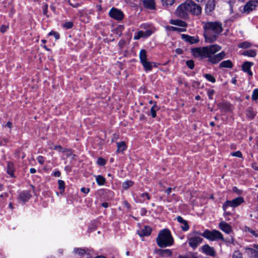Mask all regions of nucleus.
I'll use <instances>...</instances> for the list:
<instances>
[{
    "label": "nucleus",
    "mask_w": 258,
    "mask_h": 258,
    "mask_svg": "<svg viewBox=\"0 0 258 258\" xmlns=\"http://www.w3.org/2000/svg\"><path fill=\"white\" fill-rule=\"evenodd\" d=\"M221 49V47L219 45H210L208 46L193 48L191 49V52L195 57L202 58H208L209 62L216 64L225 57V53L224 51L215 55V53Z\"/></svg>",
    "instance_id": "obj_1"
},
{
    "label": "nucleus",
    "mask_w": 258,
    "mask_h": 258,
    "mask_svg": "<svg viewBox=\"0 0 258 258\" xmlns=\"http://www.w3.org/2000/svg\"><path fill=\"white\" fill-rule=\"evenodd\" d=\"M202 10V8L200 4H196L192 1H187L177 8L176 15L183 19H187L189 15L194 16L201 15Z\"/></svg>",
    "instance_id": "obj_2"
},
{
    "label": "nucleus",
    "mask_w": 258,
    "mask_h": 258,
    "mask_svg": "<svg viewBox=\"0 0 258 258\" xmlns=\"http://www.w3.org/2000/svg\"><path fill=\"white\" fill-rule=\"evenodd\" d=\"M204 37L208 43L215 41L218 35L223 31L222 24L218 22H209L204 24Z\"/></svg>",
    "instance_id": "obj_3"
},
{
    "label": "nucleus",
    "mask_w": 258,
    "mask_h": 258,
    "mask_svg": "<svg viewBox=\"0 0 258 258\" xmlns=\"http://www.w3.org/2000/svg\"><path fill=\"white\" fill-rule=\"evenodd\" d=\"M156 242L160 247H166L172 245L174 239L170 231L167 229L160 231L156 238Z\"/></svg>",
    "instance_id": "obj_4"
},
{
    "label": "nucleus",
    "mask_w": 258,
    "mask_h": 258,
    "mask_svg": "<svg viewBox=\"0 0 258 258\" xmlns=\"http://www.w3.org/2000/svg\"><path fill=\"white\" fill-rule=\"evenodd\" d=\"M202 234L199 231H193L188 234L187 241L193 250H195L202 243L203 239L201 237Z\"/></svg>",
    "instance_id": "obj_5"
},
{
    "label": "nucleus",
    "mask_w": 258,
    "mask_h": 258,
    "mask_svg": "<svg viewBox=\"0 0 258 258\" xmlns=\"http://www.w3.org/2000/svg\"><path fill=\"white\" fill-rule=\"evenodd\" d=\"M201 235L205 238L211 241H216L219 240H222L224 241V238L222 234L220 231L216 230L210 231L207 229L205 230L203 233H202Z\"/></svg>",
    "instance_id": "obj_6"
},
{
    "label": "nucleus",
    "mask_w": 258,
    "mask_h": 258,
    "mask_svg": "<svg viewBox=\"0 0 258 258\" xmlns=\"http://www.w3.org/2000/svg\"><path fill=\"white\" fill-rule=\"evenodd\" d=\"M244 202V199L241 197H237L231 201L227 200L223 205V209L226 210L229 207L235 208Z\"/></svg>",
    "instance_id": "obj_7"
},
{
    "label": "nucleus",
    "mask_w": 258,
    "mask_h": 258,
    "mask_svg": "<svg viewBox=\"0 0 258 258\" xmlns=\"http://www.w3.org/2000/svg\"><path fill=\"white\" fill-rule=\"evenodd\" d=\"M258 6V1L253 0L247 2L243 7L242 12L247 14L254 10Z\"/></svg>",
    "instance_id": "obj_8"
},
{
    "label": "nucleus",
    "mask_w": 258,
    "mask_h": 258,
    "mask_svg": "<svg viewBox=\"0 0 258 258\" xmlns=\"http://www.w3.org/2000/svg\"><path fill=\"white\" fill-rule=\"evenodd\" d=\"M109 15L112 18L118 21L121 20L124 16L123 13L120 10L114 8L110 9Z\"/></svg>",
    "instance_id": "obj_9"
},
{
    "label": "nucleus",
    "mask_w": 258,
    "mask_h": 258,
    "mask_svg": "<svg viewBox=\"0 0 258 258\" xmlns=\"http://www.w3.org/2000/svg\"><path fill=\"white\" fill-rule=\"evenodd\" d=\"M246 251L249 258H258V245L254 244L253 248H246Z\"/></svg>",
    "instance_id": "obj_10"
},
{
    "label": "nucleus",
    "mask_w": 258,
    "mask_h": 258,
    "mask_svg": "<svg viewBox=\"0 0 258 258\" xmlns=\"http://www.w3.org/2000/svg\"><path fill=\"white\" fill-rule=\"evenodd\" d=\"M202 251L206 255L211 256H214L216 252L213 247L210 246L208 244H206L202 247Z\"/></svg>",
    "instance_id": "obj_11"
},
{
    "label": "nucleus",
    "mask_w": 258,
    "mask_h": 258,
    "mask_svg": "<svg viewBox=\"0 0 258 258\" xmlns=\"http://www.w3.org/2000/svg\"><path fill=\"white\" fill-rule=\"evenodd\" d=\"M181 37L185 41H187L190 44L197 43L199 41L198 37L196 36H191L186 34H182Z\"/></svg>",
    "instance_id": "obj_12"
},
{
    "label": "nucleus",
    "mask_w": 258,
    "mask_h": 258,
    "mask_svg": "<svg viewBox=\"0 0 258 258\" xmlns=\"http://www.w3.org/2000/svg\"><path fill=\"white\" fill-rule=\"evenodd\" d=\"M31 197L30 192L29 191H22L19 193V198L23 202H27Z\"/></svg>",
    "instance_id": "obj_13"
},
{
    "label": "nucleus",
    "mask_w": 258,
    "mask_h": 258,
    "mask_svg": "<svg viewBox=\"0 0 258 258\" xmlns=\"http://www.w3.org/2000/svg\"><path fill=\"white\" fill-rule=\"evenodd\" d=\"M219 226L221 230L227 234L231 232V226L224 221H221L219 223Z\"/></svg>",
    "instance_id": "obj_14"
},
{
    "label": "nucleus",
    "mask_w": 258,
    "mask_h": 258,
    "mask_svg": "<svg viewBox=\"0 0 258 258\" xmlns=\"http://www.w3.org/2000/svg\"><path fill=\"white\" fill-rule=\"evenodd\" d=\"M152 231V229L150 227L146 226L144 228L141 230L138 231L139 235L141 237L148 236L150 235Z\"/></svg>",
    "instance_id": "obj_15"
},
{
    "label": "nucleus",
    "mask_w": 258,
    "mask_h": 258,
    "mask_svg": "<svg viewBox=\"0 0 258 258\" xmlns=\"http://www.w3.org/2000/svg\"><path fill=\"white\" fill-rule=\"evenodd\" d=\"M215 2L214 0H209L206 5L205 12L207 14H210L215 9Z\"/></svg>",
    "instance_id": "obj_16"
},
{
    "label": "nucleus",
    "mask_w": 258,
    "mask_h": 258,
    "mask_svg": "<svg viewBox=\"0 0 258 258\" xmlns=\"http://www.w3.org/2000/svg\"><path fill=\"white\" fill-rule=\"evenodd\" d=\"M177 221L182 224L181 228L184 231H186L189 229V226L186 221L184 220L181 216H179L176 218Z\"/></svg>",
    "instance_id": "obj_17"
},
{
    "label": "nucleus",
    "mask_w": 258,
    "mask_h": 258,
    "mask_svg": "<svg viewBox=\"0 0 258 258\" xmlns=\"http://www.w3.org/2000/svg\"><path fill=\"white\" fill-rule=\"evenodd\" d=\"M145 8L154 10L155 8V4L154 0H142Z\"/></svg>",
    "instance_id": "obj_18"
},
{
    "label": "nucleus",
    "mask_w": 258,
    "mask_h": 258,
    "mask_svg": "<svg viewBox=\"0 0 258 258\" xmlns=\"http://www.w3.org/2000/svg\"><path fill=\"white\" fill-rule=\"evenodd\" d=\"M253 64V63L246 61L242 65V70L244 72L248 73L250 76L252 75V73L250 71V67Z\"/></svg>",
    "instance_id": "obj_19"
},
{
    "label": "nucleus",
    "mask_w": 258,
    "mask_h": 258,
    "mask_svg": "<svg viewBox=\"0 0 258 258\" xmlns=\"http://www.w3.org/2000/svg\"><path fill=\"white\" fill-rule=\"evenodd\" d=\"M170 23L173 25L178 26L182 27H186L187 26V24L185 22L178 19H171L170 20Z\"/></svg>",
    "instance_id": "obj_20"
},
{
    "label": "nucleus",
    "mask_w": 258,
    "mask_h": 258,
    "mask_svg": "<svg viewBox=\"0 0 258 258\" xmlns=\"http://www.w3.org/2000/svg\"><path fill=\"white\" fill-rule=\"evenodd\" d=\"M14 164L11 162H9L7 164V172L11 177L14 176Z\"/></svg>",
    "instance_id": "obj_21"
},
{
    "label": "nucleus",
    "mask_w": 258,
    "mask_h": 258,
    "mask_svg": "<svg viewBox=\"0 0 258 258\" xmlns=\"http://www.w3.org/2000/svg\"><path fill=\"white\" fill-rule=\"evenodd\" d=\"M141 63L146 72L151 71L153 67V63L147 60L142 62Z\"/></svg>",
    "instance_id": "obj_22"
},
{
    "label": "nucleus",
    "mask_w": 258,
    "mask_h": 258,
    "mask_svg": "<svg viewBox=\"0 0 258 258\" xmlns=\"http://www.w3.org/2000/svg\"><path fill=\"white\" fill-rule=\"evenodd\" d=\"M159 253L162 256H169L172 255V251L170 249H159Z\"/></svg>",
    "instance_id": "obj_23"
},
{
    "label": "nucleus",
    "mask_w": 258,
    "mask_h": 258,
    "mask_svg": "<svg viewBox=\"0 0 258 258\" xmlns=\"http://www.w3.org/2000/svg\"><path fill=\"white\" fill-rule=\"evenodd\" d=\"M233 67V64L231 60H227L222 61L220 63L219 67L220 68H231Z\"/></svg>",
    "instance_id": "obj_24"
},
{
    "label": "nucleus",
    "mask_w": 258,
    "mask_h": 258,
    "mask_svg": "<svg viewBox=\"0 0 258 258\" xmlns=\"http://www.w3.org/2000/svg\"><path fill=\"white\" fill-rule=\"evenodd\" d=\"M74 252L79 255H83L86 253V250L85 248H75L74 249Z\"/></svg>",
    "instance_id": "obj_25"
},
{
    "label": "nucleus",
    "mask_w": 258,
    "mask_h": 258,
    "mask_svg": "<svg viewBox=\"0 0 258 258\" xmlns=\"http://www.w3.org/2000/svg\"><path fill=\"white\" fill-rule=\"evenodd\" d=\"M140 61L142 63L145 61L147 60V54L146 51L144 49H141L140 52Z\"/></svg>",
    "instance_id": "obj_26"
},
{
    "label": "nucleus",
    "mask_w": 258,
    "mask_h": 258,
    "mask_svg": "<svg viewBox=\"0 0 258 258\" xmlns=\"http://www.w3.org/2000/svg\"><path fill=\"white\" fill-rule=\"evenodd\" d=\"M243 54L245 56H248L250 57H254L256 53L255 50L252 49H248L244 51L243 52Z\"/></svg>",
    "instance_id": "obj_27"
},
{
    "label": "nucleus",
    "mask_w": 258,
    "mask_h": 258,
    "mask_svg": "<svg viewBox=\"0 0 258 258\" xmlns=\"http://www.w3.org/2000/svg\"><path fill=\"white\" fill-rule=\"evenodd\" d=\"M117 151L118 152H123L126 148L125 143L122 141L117 143Z\"/></svg>",
    "instance_id": "obj_28"
},
{
    "label": "nucleus",
    "mask_w": 258,
    "mask_h": 258,
    "mask_svg": "<svg viewBox=\"0 0 258 258\" xmlns=\"http://www.w3.org/2000/svg\"><path fill=\"white\" fill-rule=\"evenodd\" d=\"M96 180L97 183L99 185H103L105 182V178L101 176V175H98L96 176Z\"/></svg>",
    "instance_id": "obj_29"
},
{
    "label": "nucleus",
    "mask_w": 258,
    "mask_h": 258,
    "mask_svg": "<svg viewBox=\"0 0 258 258\" xmlns=\"http://www.w3.org/2000/svg\"><path fill=\"white\" fill-rule=\"evenodd\" d=\"M166 29L167 30L171 31L184 32L185 31V29L179 28H177V27H175L171 26H166Z\"/></svg>",
    "instance_id": "obj_30"
},
{
    "label": "nucleus",
    "mask_w": 258,
    "mask_h": 258,
    "mask_svg": "<svg viewBox=\"0 0 258 258\" xmlns=\"http://www.w3.org/2000/svg\"><path fill=\"white\" fill-rule=\"evenodd\" d=\"M244 231L246 232H249L251 234L255 237H258V231H255L253 229H250L248 227H244Z\"/></svg>",
    "instance_id": "obj_31"
},
{
    "label": "nucleus",
    "mask_w": 258,
    "mask_h": 258,
    "mask_svg": "<svg viewBox=\"0 0 258 258\" xmlns=\"http://www.w3.org/2000/svg\"><path fill=\"white\" fill-rule=\"evenodd\" d=\"M145 199H147V200L150 199L149 195L146 192L141 194L140 198L139 199V200L140 202H144L145 200Z\"/></svg>",
    "instance_id": "obj_32"
},
{
    "label": "nucleus",
    "mask_w": 258,
    "mask_h": 258,
    "mask_svg": "<svg viewBox=\"0 0 258 258\" xmlns=\"http://www.w3.org/2000/svg\"><path fill=\"white\" fill-rule=\"evenodd\" d=\"M204 77L209 82L214 83L216 82L215 78L210 74H205L204 75Z\"/></svg>",
    "instance_id": "obj_33"
},
{
    "label": "nucleus",
    "mask_w": 258,
    "mask_h": 258,
    "mask_svg": "<svg viewBox=\"0 0 258 258\" xmlns=\"http://www.w3.org/2000/svg\"><path fill=\"white\" fill-rule=\"evenodd\" d=\"M159 109V107L154 104L153 106L151 108V115L153 118H155L156 116V110Z\"/></svg>",
    "instance_id": "obj_34"
},
{
    "label": "nucleus",
    "mask_w": 258,
    "mask_h": 258,
    "mask_svg": "<svg viewBox=\"0 0 258 258\" xmlns=\"http://www.w3.org/2000/svg\"><path fill=\"white\" fill-rule=\"evenodd\" d=\"M133 185V182L130 180H128L122 183V188L126 190L128 189L130 187L132 186Z\"/></svg>",
    "instance_id": "obj_35"
},
{
    "label": "nucleus",
    "mask_w": 258,
    "mask_h": 258,
    "mask_svg": "<svg viewBox=\"0 0 258 258\" xmlns=\"http://www.w3.org/2000/svg\"><path fill=\"white\" fill-rule=\"evenodd\" d=\"M141 38H144V34L143 31H139L136 33L134 36L135 40H138Z\"/></svg>",
    "instance_id": "obj_36"
},
{
    "label": "nucleus",
    "mask_w": 258,
    "mask_h": 258,
    "mask_svg": "<svg viewBox=\"0 0 258 258\" xmlns=\"http://www.w3.org/2000/svg\"><path fill=\"white\" fill-rule=\"evenodd\" d=\"M58 188L61 191V192H63L65 188V183L62 180H58Z\"/></svg>",
    "instance_id": "obj_37"
},
{
    "label": "nucleus",
    "mask_w": 258,
    "mask_h": 258,
    "mask_svg": "<svg viewBox=\"0 0 258 258\" xmlns=\"http://www.w3.org/2000/svg\"><path fill=\"white\" fill-rule=\"evenodd\" d=\"M163 6L168 7L171 6L174 2V0H161Z\"/></svg>",
    "instance_id": "obj_38"
},
{
    "label": "nucleus",
    "mask_w": 258,
    "mask_h": 258,
    "mask_svg": "<svg viewBox=\"0 0 258 258\" xmlns=\"http://www.w3.org/2000/svg\"><path fill=\"white\" fill-rule=\"evenodd\" d=\"M74 24L72 22L68 21L64 23L63 25V27L66 29H69L73 27Z\"/></svg>",
    "instance_id": "obj_39"
},
{
    "label": "nucleus",
    "mask_w": 258,
    "mask_h": 258,
    "mask_svg": "<svg viewBox=\"0 0 258 258\" xmlns=\"http://www.w3.org/2000/svg\"><path fill=\"white\" fill-rule=\"evenodd\" d=\"M250 46V44L248 42H244L238 44L239 48H247Z\"/></svg>",
    "instance_id": "obj_40"
},
{
    "label": "nucleus",
    "mask_w": 258,
    "mask_h": 258,
    "mask_svg": "<svg viewBox=\"0 0 258 258\" xmlns=\"http://www.w3.org/2000/svg\"><path fill=\"white\" fill-rule=\"evenodd\" d=\"M252 99L253 100H256L258 99V89H255L252 92Z\"/></svg>",
    "instance_id": "obj_41"
},
{
    "label": "nucleus",
    "mask_w": 258,
    "mask_h": 258,
    "mask_svg": "<svg viewBox=\"0 0 258 258\" xmlns=\"http://www.w3.org/2000/svg\"><path fill=\"white\" fill-rule=\"evenodd\" d=\"M186 64L190 69H193L195 67L194 61L192 60H188L186 61Z\"/></svg>",
    "instance_id": "obj_42"
},
{
    "label": "nucleus",
    "mask_w": 258,
    "mask_h": 258,
    "mask_svg": "<svg viewBox=\"0 0 258 258\" xmlns=\"http://www.w3.org/2000/svg\"><path fill=\"white\" fill-rule=\"evenodd\" d=\"M48 35L49 36H53L56 40H57L59 38V33L53 31H50Z\"/></svg>",
    "instance_id": "obj_43"
},
{
    "label": "nucleus",
    "mask_w": 258,
    "mask_h": 258,
    "mask_svg": "<svg viewBox=\"0 0 258 258\" xmlns=\"http://www.w3.org/2000/svg\"><path fill=\"white\" fill-rule=\"evenodd\" d=\"M97 164L100 166H103L106 164V161L104 159L100 157L97 160Z\"/></svg>",
    "instance_id": "obj_44"
},
{
    "label": "nucleus",
    "mask_w": 258,
    "mask_h": 258,
    "mask_svg": "<svg viewBox=\"0 0 258 258\" xmlns=\"http://www.w3.org/2000/svg\"><path fill=\"white\" fill-rule=\"evenodd\" d=\"M231 155L232 156H234V157H239V158H242V154L241 153V152L239 151H236V152H232L231 153Z\"/></svg>",
    "instance_id": "obj_45"
},
{
    "label": "nucleus",
    "mask_w": 258,
    "mask_h": 258,
    "mask_svg": "<svg viewBox=\"0 0 258 258\" xmlns=\"http://www.w3.org/2000/svg\"><path fill=\"white\" fill-rule=\"evenodd\" d=\"M232 258H243L242 254L238 251H235L234 252Z\"/></svg>",
    "instance_id": "obj_46"
},
{
    "label": "nucleus",
    "mask_w": 258,
    "mask_h": 258,
    "mask_svg": "<svg viewBox=\"0 0 258 258\" xmlns=\"http://www.w3.org/2000/svg\"><path fill=\"white\" fill-rule=\"evenodd\" d=\"M215 93V91L213 89H209L208 91V95L210 99H213V95Z\"/></svg>",
    "instance_id": "obj_47"
},
{
    "label": "nucleus",
    "mask_w": 258,
    "mask_h": 258,
    "mask_svg": "<svg viewBox=\"0 0 258 258\" xmlns=\"http://www.w3.org/2000/svg\"><path fill=\"white\" fill-rule=\"evenodd\" d=\"M179 258H199V257L191 253V254H188L187 255H180V256H179Z\"/></svg>",
    "instance_id": "obj_48"
},
{
    "label": "nucleus",
    "mask_w": 258,
    "mask_h": 258,
    "mask_svg": "<svg viewBox=\"0 0 258 258\" xmlns=\"http://www.w3.org/2000/svg\"><path fill=\"white\" fill-rule=\"evenodd\" d=\"M152 33H153V32L151 30H147L145 31H144V38H146V37L150 36V35H152Z\"/></svg>",
    "instance_id": "obj_49"
},
{
    "label": "nucleus",
    "mask_w": 258,
    "mask_h": 258,
    "mask_svg": "<svg viewBox=\"0 0 258 258\" xmlns=\"http://www.w3.org/2000/svg\"><path fill=\"white\" fill-rule=\"evenodd\" d=\"M37 160L38 162V163L41 164L43 165L44 162V158L42 156H38L37 158Z\"/></svg>",
    "instance_id": "obj_50"
},
{
    "label": "nucleus",
    "mask_w": 258,
    "mask_h": 258,
    "mask_svg": "<svg viewBox=\"0 0 258 258\" xmlns=\"http://www.w3.org/2000/svg\"><path fill=\"white\" fill-rule=\"evenodd\" d=\"M69 4L74 8H78L81 6V4L79 3H72L70 2V1H68Z\"/></svg>",
    "instance_id": "obj_51"
},
{
    "label": "nucleus",
    "mask_w": 258,
    "mask_h": 258,
    "mask_svg": "<svg viewBox=\"0 0 258 258\" xmlns=\"http://www.w3.org/2000/svg\"><path fill=\"white\" fill-rule=\"evenodd\" d=\"M9 26H6V25H2L1 27V31L2 33H5L7 31V29H8Z\"/></svg>",
    "instance_id": "obj_52"
},
{
    "label": "nucleus",
    "mask_w": 258,
    "mask_h": 258,
    "mask_svg": "<svg viewBox=\"0 0 258 258\" xmlns=\"http://www.w3.org/2000/svg\"><path fill=\"white\" fill-rule=\"evenodd\" d=\"M232 190L233 192H236L239 195L241 194V191L236 186L233 187Z\"/></svg>",
    "instance_id": "obj_53"
},
{
    "label": "nucleus",
    "mask_w": 258,
    "mask_h": 258,
    "mask_svg": "<svg viewBox=\"0 0 258 258\" xmlns=\"http://www.w3.org/2000/svg\"><path fill=\"white\" fill-rule=\"evenodd\" d=\"M81 191L82 192H83V193H84V194H88V193L89 192L90 189H89V188H88L82 187V188H81Z\"/></svg>",
    "instance_id": "obj_54"
},
{
    "label": "nucleus",
    "mask_w": 258,
    "mask_h": 258,
    "mask_svg": "<svg viewBox=\"0 0 258 258\" xmlns=\"http://www.w3.org/2000/svg\"><path fill=\"white\" fill-rule=\"evenodd\" d=\"M54 149L56 150H59L62 152H64V150H62V148L60 146H55L54 148Z\"/></svg>",
    "instance_id": "obj_55"
},
{
    "label": "nucleus",
    "mask_w": 258,
    "mask_h": 258,
    "mask_svg": "<svg viewBox=\"0 0 258 258\" xmlns=\"http://www.w3.org/2000/svg\"><path fill=\"white\" fill-rule=\"evenodd\" d=\"M60 174H61V173H60V171H56L53 172V175L55 177H59L60 176Z\"/></svg>",
    "instance_id": "obj_56"
},
{
    "label": "nucleus",
    "mask_w": 258,
    "mask_h": 258,
    "mask_svg": "<svg viewBox=\"0 0 258 258\" xmlns=\"http://www.w3.org/2000/svg\"><path fill=\"white\" fill-rule=\"evenodd\" d=\"M3 142L2 141L0 142V145H4V143H7L8 140V139H7V138H4L3 139Z\"/></svg>",
    "instance_id": "obj_57"
},
{
    "label": "nucleus",
    "mask_w": 258,
    "mask_h": 258,
    "mask_svg": "<svg viewBox=\"0 0 258 258\" xmlns=\"http://www.w3.org/2000/svg\"><path fill=\"white\" fill-rule=\"evenodd\" d=\"M47 9H48V6L47 5H45L43 9L44 14H46L47 13Z\"/></svg>",
    "instance_id": "obj_58"
},
{
    "label": "nucleus",
    "mask_w": 258,
    "mask_h": 258,
    "mask_svg": "<svg viewBox=\"0 0 258 258\" xmlns=\"http://www.w3.org/2000/svg\"><path fill=\"white\" fill-rule=\"evenodd\" d=\"M172 190V188L169 187L165 191V192H166L168 195H169L171 193Z\"/></svg>",
    "instance_id": "obj_59"
},
{
    "label": "nucleus",
    "mask_w": 258,
    "mask_h": 258,
    "mask_svg": "<svg viewBox=\"0 0 258 258\" xmlns=\"http://www.w3.org/2000/svg\"><path fill=\"white\" fill-rule=\"evenodd\" d=\"M102 206L105 208H106L108 207V204L106 202H104L102 204Z\"/></svg>",
    "instance_id": "obj_60"
},
{
    "label": "nucleus",
    "mask_w": 258,
    "mask_h": 258,
    "mask_svg": "<svg viewBox=\"0 0 258 258\" xmlns=\"http://www.w3.org/2000/svg\"><path fill=\"white\" fill-rule=\"evenodd\" d=\"M30 172L31 173L34 174V173H36V170L34 168H31L30 169Z\"/></svg>",
    "instance_id": "obj_61"
},
{
    "label": "nucleus",
    "mask_w": 258,
    "mask_h": 258,
    "mask_svg": "<svg viewBox=\"0 0 258 258\" xmlns=\"http://www.w3.org/2000/svg\"><path fill=\"white\" fill-rule=\"evenodd\" d=\"M7 126L9 128H11L12 127V122H10V121H8V122H7Z\"/></svg>",
    "instance_id": "obj_62"
},
{
    "label": "nucleus",
    "mask_w": 258,
    "mask_h": 258,
    "mask_svg": "<svg viewBox=\"0 0 258 258\" xmlns=\"http://www.w3.org/2000/svg\"><path fill=\"white\" fill-rule=\"evenodd\" d=\"M75 155L73 154L71 152L69 151L67 153V157H71V156H74Z\"/></svg>",
    "instance_id": "obj_63"
},
{
    "label": "nucleus",
    "mask_w": 258,
    "mask_h": 258,
    "mask_svg": "<svg viewBox=\"0 0 258 258\" xmlns=\"http://www.w3.org/2000/svg\"><path fill=\"white\" fill-rule=\"evenodd\" d=\"M8 194L7 193H4L2 195H1V197L2 198H6L8 197Z\"/></svg>",
    "instance_id": "obj_64"
}]
</instances>
